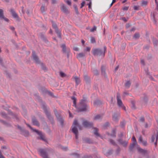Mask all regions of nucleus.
Instances as JSON below:
<instances>
[{
  "mask_svg": "<svg viewBox=\"0 0 158 158\" xmlns=\"http://www.w3.org/2000/svg\"><path fill=\"white\" fill-rule=\"evenodd\" d=\"M120 125L122 127H123L124 126V123L123 122H121L120 123Z\"/></svg>",
  "mask_w": 158,
  "mask_h": 158,
  "instance_id": "obj_46",
  "label": "nucleus"
},
{
  "mask_svg": "<svg viewBox=\"0 0 158 158\" xmlns=\"http://www.w3.org/2000/svg\"><path fill=\"white\" fill-rule=\"evenodd\" d=\"M62 49V51L64 52H65L66 51V48L65 45L64 44H63L61 46Z\"/></svg>",
  "mask_w": 158,
  "mask_h": 158,
  "instance_id": "obj_22",
  "label": "nucleus"
},
{
  "mask_svg": "<svg viewBox=\"0 0 158 158\" xmlns=\"http://www.w3.org/2000/svg\"><path fill=\"white\" fill-rule=\"evenodd\" d=\"M104 52H102L101 49H93L92 50V53L93 55L94 56H101L102 54L103 55H104L105 51L106 49V47L105 46L104 47Z\"/></svg>",
  "mask_w": 158,
  "mask_h": 158,
  "instance_id": "obj_3",
  "label": "nucleus"
},
{
  "mask_svg": "<svg viewBox=\"0 0 158 158\" xmlns=\"http://www.w3.org/2000/svg\"><path fill=\"white\" fill-rule=\"evenodd\" d=\"M52 27L53 28H54L55 29H57V26L56 24L54 23H52Z\"/></svg>",
  "mask_w": 158,
  "mask_h": 158,
  "instance_id": "obj_42",
  "label": "nucleus"
},
{
  "mask_svg": "<svg viewBox=\"0 0 158 158\" xmlns=\"http://www.w3.org/2000/svg\"><path fill=\"white\" fill-rule=\"evenodd\" d=\"M71 99L73 101V106L76 107V98L74 97H71Z\"/></svg>",
  "mask_w": 158,
  "mask_h": 158,
  "instance_id": "obj_19",
  "label": "nucleus"
},
{
  "mask_svg": "<svg viewBox=\"0 0 158 158\" xmlns=\"http://www.w3.org/2000/svg\"><path fill=\"white\" fill-rule=\"evenodd\" d=\"M118 66H117L115 69V71L117 70L118 69Z\"/></svg>",
  "mask_w": 158,
  "mask_h": 158,
  "instance_id": "obj_55",
  "label": "nucleus"
},
{
  "mask_svg": "<svg viewBox=\"0 0 158 158\" xmlns=\"http://www.w3.org/2000/svg\"><path fill=\"white\" fill-rule=\"evenodd\" d=\"M144 120V119L143 117H141L139 119V121L140 122H143Z\"/></svg>",
  "mask_w": 158,
  "mask_h": 158,
  "instance_id": "obj_35",
  "label": "nucleus"
},
{
  "mask_svg": "<svg viewBox=\"0 0 158 158\" xmlns=\"http://www.w3.org/2000/svg\"><path fill=\"white\" fill-rule=\"evenodd\" d=\"M39 152L40 156L43 158H48L47 152L44 149H40Z\"/></svg>",
  "mask_w": 158,
  "mask_h": 158,
  "instance_id": "obj_4",
  "label": "nucleus"
},
{
  "mask_svg": "<svg viewBox=\"0 0 158 158\" xmlns=\"http://www.w3.org/2000/svg\"><path fill=\"white\" fill-rule=\"evenodd\" d=\"M112 118L113 120L114 121H117L119 119V118L116 114L113 115L112 116Z\"/></svg>",
  "mask_w": 158,
  "mask_h": 158,
  "instance_id": "obj_17",
  "label": "nucleus"
},
{
  "mask_svg": "<svg viewBox=\"0 0 158 158\" xmlns=\"http://www.w3.org/2000/svg\"><path fill=\"white\" fill-rule=\"evenodd\" d=\"M73 6H74V8L75 9V10L77 12V9L76 6L75 5H74Z\"/></svg>",
  "mask_w": 158,
  "mask_h": 158,
  "instance_id": "obj_49",
  "label": "nucleus"
},
{
  "mask_svg": "<svg viewBox=\"0 0 158 158\" xmlns=\"http://www.w3.org/2000/svg\"><path fill=\"white\" fill-rule=\"evenodd\" d=\"M73 49L76 51H77L79 50L78 48H77V47H74Z\"/></svg>",
  "mask_w": 158,
  "mask_h": 158,
  "instance_id": "obj_45",
  "label": "nucleus"
},
{
  "mask_svg": "<svg viewBox=\"0 0 158 158\" xmlns=\"http://www.w3.org/2000/svg\"><path fill=\"white\" fill-rule=\"evenodd\" d=\"M126 1V0H124L123 1V3H125Z\"/></svg>",
  "mask_w": 158,
  "mask_h": 158,
  "instance_id": "obj_63",
  "label": "nucleus"
},
{
  "mask_svg": "<svg viewBox=\"0 0 158 158\" xmlns=\"http://www.w3.org/2000/svg\"><path fill=\"white\" fill-rule=\"evenodd\" d=\"M57 34H58V35L59 37H60V33L59 32H56Z\"/></svg>",
  "mask_w": 158,
  "mask_h": 158,
  "instance_id": "obj_54",
  "label": "nucleus"
},
{
  "mask_svg": "<svg viewBox=\"0 0 158 158\" xmlns=\"http://www.w3.org/2000/svg\"><path fill=\"white\" fill-rule=\"evenodd\" d=\"M158 139V137L157 135H153L152 138V142H155V145H157V141Z\"/></svg>",
  "mask_w": 158,
  "mask_h": 158,
  "instance_id": "obj_12",
  "label": "nucleus"
},
{
  "mask_svg": "<svg viewBox=\"0 0 158 158\" xmlns=\"http://www.w3.org/2000/svg\"><path fill=\"white\" fill-rule=\"evenodd\" d=\"M81 42H82V44H84V43H85L84 40H81Z\"/></svg>",
  "mask_w": 158,
  "mask_h": 158,
  "instance_id": "obj_57",
  "label": "nucleus"
},
{
  "mask_svg": "<svg viewBox=\"0 0 158 158\" xmlns=\"http://www.w3.org/2000/svg\"><path fill=\"white\" fill-rule=\"evenodd\" d=\"M32 122L34 125H35L38 126L39 125V123L36 120L35 118H33L32 119Z\"/></svg>",
  "mask_w": 158,
  "mask_h": 158,
  "instance_id": "obj_16",
  "label": "nucleus"
},
{
  "mask_svg": "<svg viewBox=\"0 0 158 158\" xmlns=\"http://www.w3.org/2000/svg\"><path fill=\"white\" fill-rule=\"evenodd\" d=\"M97 27H96L94 26V27L93 28L91 29H90V31L91 32H93L94 31H95L96 30Z\"/></svg>",
  "mask_w": 158,
  "mask_h": 158,
  "instance_id": "obj_37",
  "label": "nucleus"
},
{
  "mask_svg": "<svg viewBox=\"0 0 158 158\" xmlns=\"http://www.w3.org/2000/svg\"><path fill=\"white\" fill-rule=\"evenodd\" d=\"M67 149V148H63V149L64 151H66Z\"/></svg>",
  "mask_w": 158,
  "mask_h": 158,
  "instance_id": "obj_58",
  "label": "nucleus"
},
{
  "mask_svg": "<svg viewBox=\"0 0 158 158\" xmlns=\"http://www.w3.org/2000/svg\"><path fill=\"white\" fill-rule=\"evenodd\" d=\"M141 64L144 65V62L143 60H141Z\"/></svg>",
  "mask_w": 158,
  "mask_h": 158,
  "instance_id": "obj_53",
  "label": "nucleus"
},
{
  "mask_svg": "<svg viewBox=\"0 0 158 158\" xmlns=\"http://www.w3.org/2000/svg\"><path fill=\"white\" fill-rule=\"evenodd\" d=\"M82 124L85 127H90L93 125L92 123H90L85 120H84L83 121Z\"/></svg>",
  "mask_w": 158,
  "mask_h": 158,
  "instance_id": "obj_7",
  "label": "nucleus"
},
{
  "mask_svg": "<svg viewBox=\"0 0 158 158\" xmlns=\"http://www.w3.org/2000/svg\"><path fill=\"white\" fill-rule=\"evenodd\" d=\"M1 148L2 149L6 148V147L5 146H2L1 147Z\"/></svg>",
  "mask_w": 158,
  "mask_h": 158,
  "instance_id": "obj_62",
  "label": "nucleus"
},
{
  "mask_svg": "<svg viewBox=\"0 0 158 158\" xmlns=\"http://www.w3.org/2000/svg\"><path fill=\"white\" fill-rule=\"evenodd\" d=\"M147 2L145 1H142L141 2V5L142 6H145L147 4Z\"/></svg>",
  "mask_w": 158,
  "mask_h": 158,
  "instance_id": "obj_25",
  "label": "nucleus"
},
{
  "mask_svg": "<svg viewBox=\"0 0 158 158\" xmlns=\"http://www.w3.org/2000/svg\"><path fill=\"white\" fill-rule=\"evenodd\" d=\"M2 19H3L4 20H5V21L6 22H8L9 21V19H8L4 17V16H3V17Z\"/></svg>",
  "mask_w": 158,
  "mask_h": 158,
  "instance_id": "obj_43",
  "label": "nucleus"
},
{
  "mask_svg": "<svg viewBox=\"0 0 158 158\" xmlns=\"http://www.w3.org/2000/svg\"><path fill=\"white\" fill-rule=\"evenodd\" d=\"M123 20L125 21V22H126L127 20H126V19H125V18H123Z\"/></svg>",
  "mask_w": 158,
  "mask_h": 158,
  "instance_id": "obj_59",
  "label": "nucleus"
},
{
  "mask_svg": "<svg viewBox=\"0 0 158 158\" xmlns=\"http://www.w3.org/2000/svg\"><path fill=\"white\" fill-rule=\"evenodd\" d=\"M56 0H52V4H55L56 3Z\"/></svg>",
  "mask_w": 158,
  "mask_h": 158,
  "instance_id": "obj_51",
  "label": "nucleus"
},
{
  "mask_svg": "<svg viewBox=\"0 0 158 158\" xmlns=\"http://www.w3.org/2000/svg\"><path fill=\"white\" fill-rule=\"evenodd\" d=\"M155 3L156 5V9H158V2L157 1H155Z\"/></svg>",
  "mask_w": 158,
  "mask_h": 158,
  "instance_id": "obj_44",
  "label": "nucleus"
},
{
  "mask_svg": "<svg viewBox=\"0 0 158 158\" xmlns=\"http://www.w3.org/2000/svg\"><path fill=\"white\" fill-rule=\"evenodd\" d=\"M102 118V116L100 115H97L95 116L94 117V119L95 120H98Z\"/></svg>",
  "mask_w": 158,
  "mask_h": 158,
  "instance_id": "obj_23",
  "label": "nucleus"
},
{
  "mask_svg": "<svg viewBox=\"0 0 158 158\" xmlns=\"http://www.w3.org/2000/svg\"><path fill=\"white\" fill-rule=\"evenodd\" d=\"M10 12H11L12 15L15 18H17L18 17V15L15 12L14 10L11 9L10 10Z\"/></svg>",
  "mask_w": 158,
  "mask_h": 158,
  "instance_id": "obj_15",
  "label": "nucleus"
},
{
  "mask_svg": "<svg viewBox=\"0 0 158 158\" xmlns=\"http://www.w3.org/2000/svg\"><path fill=\"white\" fill-rule=\"evenodd\" d=\"M91 48L89 47H87L84 50V51H89V52Z\"/></svg>",
  "mask_w": 158,
  "mask_h": 158,
  "instance_id": "obj_33",
  "label": "nucleus"
},
{
  "mask_svg": "<svg viewBox=\"0 0 158 158\" xmlns=\"http://www.w3.org/2000/svg\"><path fill=\"white\" fill-rule=\"evenodd\" d=\"M132 141V143L134 144H136L137 141L135 138L134 136H133L131 138Z\"/></svg>",
  "mask_w": 158,
  "mask_h": 158,
  "instance_id": "obj_20",
  "label": "nucleus"
},
{
  "mask_svg": "<svg viewBox=\"0 0 158 158\" xmlns=\"http://www.w3.org/2000/svg\"><path fill=\"white\" fill-rule=\"evenodd\" d=\"M27 125L31 129L33 130V131L35 132H36V133H37L40 136V137L41 139L43 140H45L44 139V138L43 136V135L42 132L39 131H38L36 129H33L31 127V126L28 124H27Z\"/></svg>",
  "mask_w": 158,
  "mask_h": 158,
  "instance_id": "obj_5",
  "label": "nucleus"
},
{
  "mask_svg": "<svg viewBox=\"0 0 158 158\" xmlns=\"http://www.w3.org/2000/svg\"><path fill=\"white\" fill-rule=\"evenodd\" d=\"M138 151L141 153H144L145 152V151L143 149H141L140 148L138 147Z\"/></svg>",
  "mask_w": 158,
  "mask_h": 158,
  "instance_id": "obj_30",
  "label": "nucleus"
},
{
  "mask_svg": "<svg viewBox=\"0 0 158 158\" xmlns=\"http://www.w3.org/2000/svg\"><path fill=\"white\" fill-rule=\"evenodd\" d=\"M131 84V83L130 81H127L125 84V87L128 88L129 87Z\"/></svg>",
  "mask_w": 158,
  "mask_h": 158,
  "instance_id": "obj_21",
  "label": "nucleus"
},
{
  "mask_svg": "<svg viewBox=\"0 0 158 158\" xmlns=\"http://www.w3.org/2000/svg\"><path fill=\"white\" fill-rule=\"evenodd\" d=\"M110 142L112 144H114V141L113 140H112L110 139Z\"/></svg>",
  "mask_w": 158,
  "mask_h": 158,
  "instance_id": "obj_48",
  "label": "nucleus"
},
{
  "mask_svg": "<svg viewBox=\"0 0 158 158\" xmlns=\"http://www.w3.org/2000/svg\"><path fill=\"white\" fill-rule=\"evenodd\" d=\"M138 141L139 143H141L144 146H146L147 145V143L146 140H143L141 136H140L139 138Z\"/></svg>",
  "mask_w": 158,
  "mask_h": 158,
  "instance_id": "obj_10",
  "label": "nucleus"
},
{
  "mask_svg": "<svg viewBox=\"0 0 158 158\" xmlns=\"http://www.w3.org/2000/svg\"><path fill=\"white\" fill-rule=\"evenodd\" d=\"M90 42L92 43H94L95 42V39L93 37H91L90 39Z\"/></svg>",
  "mask_w": 158,
  "mask_h": 158,
  "instance_id": "obj_31",
  "label": "nucleus"
},
{
  "mask_svg": "<svg viewBox=\"0 0 158 158\" xmlns=\"http://www.w3.org/2000/svg\"><path fill=\"white\" fill-rule=\"evenodd\" d=\"M127 27L130 26V24H127L126 25Z\"/></svg>",
  "mask_w": 158,
  "mask_h": 158,
  "instance_id": "obj_61",
  "label": "nucleus"
},
{
  "mask_svg": "<svg viewBox=\"0 0 158 158\" xmlns=\"http://www.w3.org/2000/svg\"><path fill=\"white\" fill-rule=\"evenodd\" d=\"M144 127L145 128H147L148 127V125L147 123H145Z\"/></svg>",
  "mask_w": 158,
  "mask_h": 158,
  "instance_id": "obj_56",
  "label": "nucleus"
},
{
  "mask_svg": "<svg viewBox=\"0 0 158 158\" xmlns=\"http://www.w3.org/2000/svg\"><path fill=\"white\" fill-rule=\"evenodd\" d=\"M85 56V54L84 53H81L77 54V58H81L84 57Z\"/></svg>",
  "mask_w": 158,
  "mask_h": 158,
  "instance_id": "obj_18",
  "label": "nucleus"
},
{
  "mask_svg": "<svg viewBox=\"0 0 158 158\" xmlns=\"http://www.w3.org/2000/svg\"><path fill=\"white\" fill-rule=\"evenodd\" d=\"M10 30L14 31L15 30V28L12 26H10Z\"/></svg>",
  "mask_w": 158,
  "mask_h": 158,
  "instance_id": "obj_47",
  "label": "nucleus"
},
{
  "mask_svg": "<svg viewBox=\"0 0 158 158\" xmlns=\"http://www.w3.org/2000/svg\"><path fill=\"white\" fill-rule=\"evenodd\" d=\"M119 141L121 144L124 145V146L126 145L127 144V143L126 141H123L121 140H119Z\"/></svg>",
  "mask_w": 158,
  "mask_h": 158,
  "instance_id": "obj_26",
  "label": "nucleus"
},
{
  "mask_svg": "<svg viewBox=\"0 0 158 158\" xmlns=\"http://www.w3.org/2000/svg\"><path fill=\"white\" fill-rule=\"evenodd\" d=\"M41 10L42 13L44 12V6L42 5L40 8Z\"/></svg>",
  "mask_w": 158,
  "mask_h": 158,
  "instance_id": "obj_34",
  "label": "nucleus"
},
{
  "mask_svg": "<svg viewBox=\"0 0 158 158\" xmlns=\"http://www.w3.org/2000/svg\"><path fill=\"white\" fill-rule=\"evenodd\" d=\"M79 127V125L78 124L77 120L74 121L73 126H72V131L75 135V138L76 139L78 138V130L77 127Z\"/></svg>",
  "mask_w": 158,
  "mask_h": 158,
  "instance_id": "obj_2",
  "label": "nucleus"
},
{
  "mask_svg": "<svg viewBox=\"0 0 158 158\" xmlns=\"http://www.w3.org/2000/svg\"><path fill=\"white\" fill-rule=\"evenodd\" d=\"M116 130L114 129L112 131V133L111 134V136L115 137V136Z\"/></svg>",
  "mask_w": 158,
  "mask_h": 158,
  "instance_id": "obj_27",
  "label": "nucleus"
},
{
  "mask_svg": "<svg viewBox=\"0 0 158 158\" xmlns=\"http://www.w3.org/2000/svg\"><path fill=\"white\" fill-rule=\"evenodd\" d=\"M32 55L33 59L36 63H39V59L38 56L35 54L34 51H32Z\"/></svg>",
  "mask_w": 158,
  "mask_h": 158,
  "instance_id": "obj_11",
  "label": "nucleus"
},
{
  "mask_svg": "<svg viewBox=\"0 0 158 158\" xmlns=\"http://www.w3.org/2000/svg\"><path fill=\"white\" fill-rule=\"evenodd\" d=\"M129 8V6H125L123 8V10H127Z\"/></svg>",
  "mask_w": 158,
  "mask_h": 158,
  "instance_id": "obj_39",
  "label": "nucleus"
},
{
  "mask_svg": "<svg viewBox=\"0 0 158 158\" xmlns=\"http://www.w3.org/2000/svg\"><path fill=\"white\" fill-rule=\"evenodd\" d=\"M136 144H134L133 143H132L130 146L129 147V149L130 150H132L133 149V148L134 147V146H135Z\"/></svg>",
  "mask_w": 158,
  "mask_h": 158,
  "instance_id": "obj_28",
  "label": "nucleus"
},
{
  "mask_svg": "<svg viewBox=\"0 0 158 158\" xmlns=\"http://www.w3.org/2000/svg\"><path fill=\"white\" fill-rule=\"evenodd\" d=\"M87 101L86 99L83 98L80 102L79 107L77 110L78 112L86 111L88 108V106L87 104Z\"/></svg>",
  "mask_w": 158,
  "mask_h": 158,
  "instance_id": "obj_1",
  "label": "nucleus"
},
{
  "mask_svg": "<svg viewBox=\"0 0 158 158\" xmlns=\"http://www.w3.org/2000/svg\"><path fill=\"white\" fill-rule=\"evenodd\" d=\"M134 38H138L139 37V35L138 33H135L134 36Z\"/></svg>",
  "mask_w": 158,
  "mask_h": 158,
  "instance_id": "obj_29",
  "label": "nucleus"
},
{
  "mask_svg": "<svg viewBox=\"0 0 158 158\" xmlns=\"http://www.w3.org/2000/svg\"><path fill=\"white\" fill-rule=\"evenodd\" d=\"M42 107L44 110L45 113H46L47 117L48 118H49L50 117V114L48 110V107L45 104H43L42 105Z\"/></svg>",
  "mask_w": 158,
  "mask_h": 158,
  "instance_id": "obj_9",
  "label": "nucleus"
},
{
  "mask_svg": "<svg viewBox=\"0 0 158 158\" xmlns=\"http://www.w3.org/2000/svg\"><path fill=\"white\" fill-rule=\"evenodd\" d=\"M65 2L68 5H70L71 4V2L69 0H65Z\"/></svg>",
  "mask_w": 158,
  "mask_h": 158,
  "instance_id": "obj_32",
  "label": "nucleus"
},
{
  "mask_svg": "<svg viewBox=\"0 0 158 158\" xmlns=\"http://www.w3.org/2000/svg\"><path fill=\"white\" fill-rule=\"evenodd\" d=\"M0 158H5L2 155L1 152L0 151Z\"/></svg>",
  "mask_w": 158,
  "mask_h": 158,
  "instance_id": "obj_50",
  "label": "nucleus"
},
{
  "mask_svg": "<svg viewBox=\"0 0 158 158\" xmlns=\"http://www.w3.org/2000/svg\"><path fill=\"white\" fill-rule=\"evenodd\" d=\"M91 1H90L89 3L88 4V7L89 8H91Z\"/></svg>",
  "mask_w": 158,
  "mask_h": 158,
  "instance_id": "obj_41",
  "label": "nucleus"
},
{
  "mask_svg": "<svg viewBox=\"0 0 158 158\" xmlns=\"http://www.w3.org/2000/svg\"><path fill=\"white\" fill-rule=\"evenodd\" d=\"M116 2V0H112V3H114Z\"/></svg>",
  "mask_w": 158,
  "mask_h": 158,
  "instance_id": "obj_60",
  "label": "nucleus"
},
{
  "mask_svg": "<svg viewBox=\"0 0 158 158\" xmlns=\"http://www.w3.org/2000/svg\"><path fill=\"white\" fill-rule=\"evenodd\" d=\"M133 9L135 10H139V7L137 6H134Z\"/></svg>",
  "mask_w": 158,
  "mask_h": 158,
  "instance_id": "obj_36",
  "label": "nucleus"
},
{
  "mask_svg": "<svg viewBox=\"0 0 158 158\" xmlns=\"http://www.w3.org/2000/svg\"><path fill=\"white\" fill-rule=\"evenodd\" d=\"M85 4V2L84 1H83L81 3V7H80V8H82L84 6Z\"/></svg>",
  "mask_w": 158,
  "mask_h": 158,
  "instance_id": "obj_40",
  "label": "nucleus"
},
{
  "mask_svg": "<svg viewBox=\"0 0 158 158\" xmlns=\"http://www.w3.org/2000/svg\"><path fill=\"white\" fill-rule=\"evenodd\" d=\"M25 133H26V135H25V136H27L28 135V134H29L28 132L27 131H26Z\"/></svg>",
  "mask_w": 158,
  "mask_h": 158,
  "instance_id": "obj_52",
  "label": "nucleus"
},
{
  "mask_svg": "<svg viewBox=\"0 0 158 158\" xmlns=\"http://www.w3.org/2000/svg\"><path fill=\"white\" fill-rule=\"evenodd\" d=\"M73 77L75 79L76 85H77L80 82V80L79 78L76 76H73Z\"/></svg>",
  "mask_w": 158,
  "mask_h": 158,
  "instance_id": "obj_13",
  "label": "nucleus"
},
{
  "mask_svg": "<svg viewBox=\"0 0 158 158\" xmlns=\"http://www.w3.org/2000/svg\"><path fill=\"white\" fill-rule=\"evenodd\" d=\"M94 135L97 136L99 137L100 136V135L98 133V130L96 128H94Z\"/></svg>",
  "mask_w": 158,
  "mask_h": 158,
  "instance_id": "obj_14",
  "label": "nucleus"
},
{
  "mask_svg": "<svg viewBox=\"0 0 158 158\" xmlns=\"http://www.w3.org/2000/svg\"><path fill=\"white\" fill-rule=\"evenodd\" d=\"M113 4V3H112H112L110 4V6H112V5Z\"/></svg>",
  "mask_w": 158,
  "mask_h": 158,
  "instance_id": "obj_64",
  "label": "nucleus"
},
{
  "mask_svg": "<svg viewBox=\"0 0 158 158\" xmlns=\"http://www.w3.org/2000/svg\"><path fill=\"white\" fill-rule=\"evenodd\" d=\"M60 8L61 11L65 14H68L69 13V11L68 9V8L66 7L64 4L61 5Z\"/></svg>",
  "mask_w": 158,
  "mask_h": 158,
  "instance_id": "obj_6",
  "label": "nucleus"
},
{
  "mask_svg": "<svg viewBox=\"0 0 158 158\" xmlns=\"http://www.w3.org/2000/svg\"><path fill=\"white\" fill-rule=\"evenodd\" d=\"M60 75L62 77H64L65 76V74L64 73L62 72H60Z\"/></svg>",
  "mask_w": 158,
  "mask_h": 158,
  "instance_id": "obj_38",
  "label": "nucleus"
},
{
  "mask_svg": "<svg viewBox=\"0 0 158 158\" xmlns=\"http://www.w3.org/2000/svg\"><path fill=\"white\" fill-rule=\"evenodd\" d=\"M4 16L2 10L0 9V18L2 19Z\"/></svg>",
  "mask_w": 158,
  "mask_h": 158,
  "instance_id": "obj_24",
  "label": "nucleus"
},
{
  "mask_svg": "<svg viewBox=\"0 0 158 158\" xmlns=\"http://www.w3.org/2000/svg\"><path fill=\"white\" fill-rule=\"evenodd\" d=\"M116 98L118 106H121L123 105V103L120 99V95L118 93L117 94Z\"/></svg>",
  "mask_w": 158,
  "mask_h": 158,
  "instance_id": "obj_8",
  "label": "nucleus"
}]
</instances>
